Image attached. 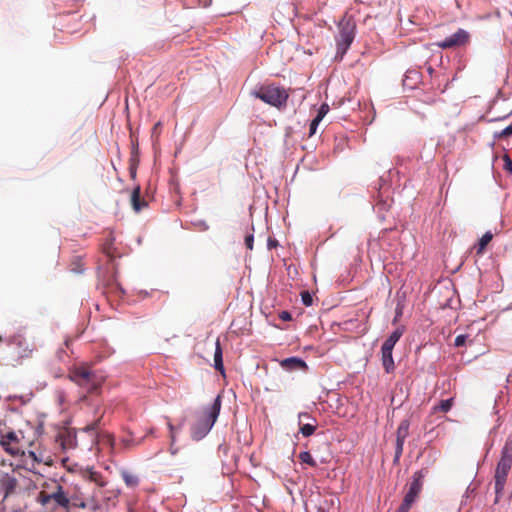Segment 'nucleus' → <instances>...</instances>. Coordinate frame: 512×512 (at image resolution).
Returning a JSON list of instances; mask_svg holds the SVG:
<instances>
[{"instance_id": "obj_1", "label": "nucleus", "mask_w": 512, "mask_h": 512, "mask_svg": "<svg viewBox=\"0 0 512 512\" xmlns=\"http://www.w3.org/2000/svg\"><path fill=\"white\" fill-rule=\"evenodd\" d=\"M221 409V397L218 395L214 402L203 409L201 415L195 420L191 426V436L194 440L203 439L216 422Z\"/></svg>"}, {"instance_id": "obj_2", "label": "nucleus", "mask_w": 512, "mask_h": 512, "mask_svg": "<svg viewBox=\"0 0 512 512\" xmlns=\"http://www.w3.org/2000/svg\"><path fill=\"white\" fill-rule=\"evenodd\" d=\"M251 95L277 109L285 108L289 98V93L285 88L273 83L262 84L257 89H254Z\"/></svg>"}, {"instance_id": "obj_3", "label": "nucleus", "mask_w": 512, "mask_h": 512, "mask_svg": "<svg viewBox=\"0 0 512 512\" xmlns=\"http://www.w3.org/2000/svg\"><path fill=\"white\" fill-rule=\"evenodd\" d=\"M69 379L85 389L88 394H95L101 387L104 379L87 366H77L70 370Z\"/></svg>"}, {"instance_id": "obj_4", "label": "nucleus", "mask_w": 512, "mask_h": 512, "mask_svg": "<svg viewBox=\"0 0 512 512\" xmlns=\"http://www.w3.org/2000/svg\"><path fill=\"white\" fill-rule=\"evenodd\" d=\"M339 34L336 37L337 57L342 58L355 37L356 24L352 17L344 16L338 23Z\"/></svg>"}, {"instance_id": "obj_5", "label": "nucleus", "mask_w": 512, "mask_h": 512, "mask_svg": "<svg viewBox=\"0 0 512 512\" xmlns=\"http://www.w3.org/2000/svg\"><path fill=\"white\" fill-rule=\"evenodd\" d=\"M426 476V471H416L412 476V481L408 484V490L404 496L403 502L398 508L397 512H409L413 503L416 501L423 487V479Z\"/></svg>"}, {"instance_id": "obj_6", "label": "nucleus", "mask_w": 512, "mask_h": 512, "mask_svg": "<svg viewBox=\"0 0 512 512\" xmlns=\"http://www.w3.org/2000/svg\"><path fill=\"white\" fill-rule=\"evenodd\" d=\"M318 512H336L339 509V499L334 495L312 494L306 502Z\"/></svg>"}, {"instance_id": "obj_7", "label": "nucleus", "mask_w": 512, "mask_h": 512, "mask_svg": "<svg viewBox=\"0 0 512 512\" xmlns=\"http://www.w3.org/2000/svg\"><path fill=\"white\" fill-rule=\"evenodd\" d=\"M50 498L55 504V507L62 508L69 511L71 508V499L69 494L64 490V487L57 481L52 483V491L50 492Z\"/></svg>"}, {"instance_id": "obj_8", "label": "nucleus", "mask_w": 512, "mask_h": 512, "mask_svg": "<svg viewBox=\"0 0 512 512\" xmlns=\"http://www.w3.org/2000/svg\"><path fill=\"white\" fill-rule=\"evenodd\" d=\"M470 35L464 29H458L454 34L436 43L441 49H450L464 46L469 42Z\"/></svg>"}, {"instance_id": "obj_9", "label": "nucleus", "mask_w": 512, "mask_h": 512, "mask_svg": "<svg viewBox=\"0 0 512 512\" xmlns=\"http://www.w3.org/2000/svg\"><path fill=\"white\" fill-rule=\"evenodd\" d=\"M8 346L11 348V351L8 352V355L12 359H20L28 356V344L26 340L21 335H15L8 340Z\"/></svg>"}, {"instance_id": "obj_10", "label": "nucleus", "mask_w": 512, "mask_h": 512, "mask_svg": "<svg viewBox=\"0 0 512 512\" xmlns=\"http://www.w3.org/2000/svg\"><path fill=\"white\" fill-rule=\"evenodd\" d=\"M82 477L83 479L92 482L97 486L93 492H96L97 498L99 499V496L103 493L102 489L106 487L108 483L106 478L102 475L101 472H98L91 467L86 468L82 472Z\"/></svg>"}, {"instance_id": "obj_11", "label": "nucleus", "mask_w": 512, "mask_h": 512, "mask_svg": "<svg viewBox=\"0 0 512 512\" xmlns=\"http://www.w3.org/2000/svg\"><path fill=\"white\" fill-rule=\"evenodd\" d=\"M496 468L507 473L510 472L512 468V438H508L505 441V444L501 449L500 458L497 462Z\"/></svg>"}, {"instance_id": "obj_12", "label": "nucleus", "mask_w": 512, "mask_h": 512, "mask_svg": "<svg viewBox=\"0 0 512 512\" xmlns=\"http://www.w3.org/2000/svg\"><path fill=\"white\" fill-rule=\"evenodd\" d=\"M409 427L410 421L408 419H404L400 422L397 432H396V449H395V459H399L403 453V446L406 438L409 435Z\"/></svg>"}, {"instance_id": "obj_13", "label": "nucleus", "mask_w": 512, "mask_h": 512, "mask_svg": "<svg viewBox=\"0 0 512 512\" xmlns=\"http://www.w3.org/2000/svg\"><path fill=\"white\" fill-rule=\"evenodd\" d=\"M71 499V508H91L93 510L99 509L101 507L100 499L97 498L96 492H93L91 498L88 501L81 499L80 497L73 495L70 496Z\"/></svg>"}, {"instance_id": "obj_14", "label": "nucleus", "mask_w": 512, "mask_h": 512, "mask_svg": "<svg viewBox=\"0 0 512 512\" xmlns=\"http://www.w3.org/2000/svg\"><path fill=\"white\" fill-rule=\"evenodd\" d=\"M508 474L509 473H507L505 471L495 468V473H494V489H495V495H496L495 503H498L500 498L503 495V491H504V488H505V485L507 482Z\"/></svg>"}, {"instance_id": "obj_15", "label": "nucleus", "mask_w": 512, "mask_h": 512, "mask_svg": "<svg viewBox=\"0 0 512 512\" xmlns=\"http://www.w3.org/2000/svg\"><path fill=\"white\" fill-rule=\"evenodd\" d=\"M17 485V479L8 474L0 479V493L3 494L4 499L16 492Z\"/></svg>"}, {"instance_id": "obj_16", "label": "nucleus", "mask_w": 512, "mask_h": 512, "mask_svg": "<svg viewBox=\"0 0 512 512\" xmlns=\"http://www.w3.org/2000/svg\"><path fill=\"white\" fill-rule=\"evenodd\" d=\"M280 365L282 368L288 371H295V370H307L308 366L305 361L298 357H289L286 359H283L280 362Z\"/></svg>"}, {"instance_id": "obj_17", "label": "nucleus", "mask_w": 512, "mask_h": 512, "mask_svg": "<svg viewBox=\"0 0 512 512\" xmlns=\"http://www.w3.org/2000/svg\"><path fill=\"white\" fill-rule=\"evenodd\" d=\"M382 365L386 373H392L395 370L392 350L381 348Z\"/></svg>"}, {"instance_id": "obj_18", "label": "nucleus", "mask_w": 512, "mask_h": 512, "mask_svg": "<svg viewBox=\"0 0 512 512\" xmlns=\"http://www.w3.org/2000/svg\"><path fill=\"white\" fill-rule=\"evenodd\" d=\"M131 205L136 212L141 211L147 206V202L140 198V187L137 186L133 189L131 194Z\"/></svg>"}, {"instance_id": "obj_19", "label": "nucleus", "mask_w": 512, "mask_h": 512, "mask_svg": "<svg viewBox=\"0 0 512 512\" xmlns=\"http://www.w3.org/2000/svg\"><path fill=\"white\" fill-rule=\"evenodd\" d=\"M0 446H2L3 449L11 456L16 457L24 455V451H22L21 448L19 447V443H12L7 440H0Z\"/></svg>"}, {"instance_id": "obj_20", "label": "nucleus", "mask_w": 512, "mask_h": 512, "mask_svg": "<svg viewBox=\"0 0 512 512\" xmlns=\"http://www.w3.org/2000/svg\"><path fill=\"white\" fill-rule=\"evenodd\" d=\"M121 477L129 488H135L139 485V477L131 471L123 470L121 472Z\"/></svg>"}, {"instance_id": "obj_21", "label": "nucleus", "mask_w": 512, "mask_h": 512, "mask_svg": "<svg viewBox=\"0 0 512 512\" xmlns=\"http://www.w3.org/2000/svg\"><path fill=\"white\" fill-rule=\"evenodd\" d=\"M214 367L217 371H220V372L224 371L222 348H221L219 339H217V341L215 343Z\"/></svg>"}, {"instance_id": "obj_22", "label": "nucleus", "mask_w": 512, "mask_h": 512, "mask_svg": "<svg viewBox=\"0 0 512 512\" xmlns=\"http://www.w3.org/2000/svg\"><path fill=\"white\" fill-rule=\"evenodd\" d=\"M317 429V420L312 419V422L299 424V431L304 437H309L315 433Z\"/></svg>"}, {"instance_id": "obj_23", "label": "nucleus", "mask_w": 512, "mask_h": 512, "mask_svg": "<svg viewBox=\"0 0 512 512\" xmlns=\"http://www.w3.org/2000/svg\"><path fill=\"white\" fill-rule=\"evenodd\" d=\"M493 238V234L488 231L486 232L479 240L478 245L476 246V253L477 255L483 254L484 250L486 249V246L490 243V241Z\"/></svg>"}, {"instance_id": "obj_24", "label": "nucleus", "mask_w": 512, "mask_h": 512, "mask_svg": "<svg viewBox=\"0 0 512 512\" xmlns=\"http://www.w3.org/2000/svg\"><path fill=\"white\" fill-rule=\"evenodd\" d=\"M144 440V437L139 439V440H135L132 435L130 434L129 437H123L121 440H120V444L123 446L124 449L126 450H130L132 448H135L139 445L142 444Z\"/></svg>"}, {"instance_id": "obj_25", "label": "nucleus", "mask_w": 512, "mask_h": 512, "mask_svg": "<svg viewBox=\"0 0 512 512\" xmlns=\"http://www.w3.org/2000/svg\"><path fill=\"white\" fill-rule=\"evenodd\" d=\"M98 441L108 445L111 449L115 446V437L110 433L97 434Z\"/></svg>"}, {"instance_id": "obj_26", "label": "nucleus", "mask_w": 512, "mask_h": 512, "mask_svg": "<svg viewBox=\"0 0 512 512\" xmlns=\"http://www.w3.org/2000/svg\"><path fill=\"white\" fill-rule=\"evenodd\" d=\"M453 406V398L441 400L439 405L433 408L434 411L448 412Z\"/></svg>"}, {"instance_id": "obj_27", "label": "nucleus", "mask_w": 512, "mask_h": 512, "mask_svg": "<svg viewBox=\"0 0 512 512\" xmlns=\"http://www.w3.org/2000/svg\"><path fill=\"white\" fill-rule=\"evenodd\" d=\"M299 459L302 463H306L311 467H316V461L313 459L312 455L308 451H303L299 454Z\"/></svg>"}, {"instance_id": "obj_28", "label": "nucleus", "mask_w": 512, "mask_h": 512, "mask_svg": "<svg viewBox=\"0 0 512 512\" xmlns=\"http://www.w3.org/2000/svg\"><path fill=\"white\" fill-rule=\"evenodd\" d=\"M103 415L104 413L102 412L100 414V416L94 420L93 422H91L90 424L86 425L84 428H83V431L85 432H93V431H97L99 426L101 425V421H102V418H103Z\"/></svg>"}, {"instance_id": "obj_29", "label": "nucleus", "mask_w": 512, "mask_h": 512, "mask_svg": "<svg viewBox=\"0 0 512 512\" xmlns=\"http://www.w3.org/2000/svg\"><path fill=\"white\" fill-rule=\"evenodd\" d=\"M37 501L42 505L46 506L50 502H52V498H50V493L46 491H40L37 497Z\"/></svg>"}, {"instance_id": "obj_30", "label": "nucleus", "mask_w": 512, "mask_h": 512, "mask_svg": "<svg viewBox=\"0 0 512 512\" xmlns=\"http://www.w3.org/2000/svg\"><path fill=\"white\" fill-rule=\"evenodd\" d=\"M1 440H7L12 443H19V438L17 434L13 431H10L4 435H2Z\"/></svg>"}, {"instance_id": "obj_31", "label": "nucleus", "mask_w": 512, "mask_h": 512, "mask_svg": "<svg viewBox=\"0 0 512 512\" xmlns=\"http://www.w3.org/2000/svg\"><path fill=\"white\" fill-rule=\"evenodd\" d=\"M312 419H314L309 413L307 412H301L298 414V422L301 423H307L312 422Z\"/></svg>"}, {"instance_id": "obj_32", "label": "nucleus", "mask_w": 512, "mask_h": 512, "mask_svg": "<svg viewBox=\"0 0 512 512\" xmlns=\"http://www.w3.org/2000/svg\"><path fill=\"white\" fill-rule=\"evenodd\" d=\"M302 302L305 306H310L313 302L312 296L308 291H303L301 293Z\"/></svg>"}, {"instance_id": "obj_33", "label": "nucleus", "mask_w": 512, "mask_h": 512, "mask_svg": "<svg viewBox=\"0 0 512 512\" xmlns=\"http://www.w3.org/2000/svg\"><path fill=\"white\" fill-rule=\"evenodd\" d=\"M329 106L327 104H322L318 110V114L315 118L322 120L323 117L328 113Z\"/></svg>"}, {"instance_id": "obj_34", "label": "nucleus", "mask_w": 512, "mask_h": 512, "mask_svg": "<svg viewBox=\"0 0 512 512\" xmlns=\"http://www.w3.org/2000/svg\"><path fill=\"white\" fill-rule=\"evenodd\" d=\"M403 332H404V329L402 327H398L395 331H393L391 334H390V338H392L393 340H395L396 342L399 341V339L401 338V336L403 335Z\"/></svg>"}, {"instance_id": "obj_35", "label": "nucleus", "mask_w": 512, "mask_h": 512, "mask_svg": "<svg viewBox=\"0 0 512 512\" xmlns=\"http://www.w3.org/2000/svg\"><path fill=\"white\" fill-rule=\"evenodd\" d=\"M503 162H504V169H506L507 171H509L512 174V160L507 154H505L503 156Z\"/></svg>"}, {"instance_id": "obj_36", "label": "nucleus", "mask_w": 512, "mask_h": 512, "mask_svg": "<svg viewBox=\"0 0 512 512\" xmlns=\"http://www.w3.org/2000/svg\"><path fill=\"white\" fill-rule=\"evenodd\" d=\"M396 343H397V342H396L395 340H393L392 338L388 337V338L384 341V343H383V345H382V347H381V348H384V349H386V350H387V349H390V350H392V351H393V348H394V346H395V344H396Z\"/></svg>"}, {"instance_id": "obj_37", "label": "nucleus", "mask_w": 512, "mask_h": 512, "mask_svg": "<svg viewBox=\"0 0 512 512\" xmlns=\"http://www.w3.org/2000/svg\"><path fill=\"white\" fill-rule=\"evenodd\" d=\"M321 120L317 119V118H314L310 124V128H309V135L312 136L316 133V130H317V126L318 124L320 123Z\"/></svg>"}, {"instance_id": "obj_38", "label": "nucleus", "mask_w": 512, "mask_h": 512, "mask_svg": "<svg viewBox=\"0 0 512 512\" xmlns=\"http://www.w3.org/2000/svg\"><path fill=\"white\" fill-rule=\"evenodd\" d=\"M466 340H467V335H458L455 338L454 345L456 347H461L466 343Z\"/></svg>"}, {"instance_id": "obj_39", "label": "nucleus", "mask_w": 512, "mask_h": 512, "mask_svg": "<svg viewBox=\"0 0 512 512\" xmlns=\"http://www.w3.org/2000/svg\"><path fill=\"white\" fill-rule=\"evenodd\" d=\"M512 135V124L504 128L500 133L499 137L507 138Z\"/></svg>"}, {"instance_id": "obj_40", "label": "nucleus", "mask_w": 512, "mask_h": 512, "mask_svg": "<svg viewBox=\"0 0 512 512\" xmlns=\"http://www.w3.org/2000/svg\"><path fill=\"white\" fill-rule=\"evenodd\" d=\"M103 252L111 258L113 257L112 242H108L103 245Z\"/></svg>"}, {"instance_id": "obj_41", "label": "nucleus", "mask_w": 512, "mask_h": 512, "mask_svg": "<svg viewBox=\"0 0 512 512\" xmlns=\"http://www.w3.org/2000/svg\"><path fill=\"white\" fill-rule=\"evenodd\" d=\"M253 243H254V237L252 234H249L245 237V245L247 249L252 250L253 249Z\"/></svg>"}, {"instance_id": "obj_42", "label": "nucleus", "mask_w": 512, "mask_h": 512, "mask_svg": "<svg viewBox=\"0 0 512 512\" xmlns=\"http://www.w3.org/2000/svg\"><path fill=\"white\" fill-rule=\"evenodd\" d=\"M167 426L170 431L171 444H173L175 442V429L176 428L172 425V423L170 421H168Z\"/></svg>"}, {"instance_id": "obj_43", "label": "nucleus", "mask_w": 512, "mask_h": 512, "mask_svg": "<svg viewBox=\"0 0 512 512\" xmlns=\"http://www.w3.org/2000/svg\"><path fill=\"white\" fill-rule=\"evenodd\" d=\"M279 317H280V319H282V320H284V321L291 320V314H290L288 311H282V312L279 314Z\"/></svg>"}, {"instance_id": "obj_44", "label": "nucleus", "mask_w": 512, "mask_h": 512, "mask_svg": "<svg viewBox=\"0 0 512 512\" xmlns=\"http://www.w3.org/2000/svg\"><path fill=\"white\" fill-rule=\"evenodd\" d=\"M28 456H29L30 458H32V460H33L34 462H37V463H40V462H41V460H40V459H38V457H37V455H36V453H35L34 451H29V452H28Z\"/></svg>"}, {"instance_id": "obj_45", "label": "nucleus", "mask_w": 512, "mask_h": 512, "mask_svg": "<svg viewBox=\"0 0 512 512\" xmlns=\"http://www.w3.org/2000/svg\"><path fill=\"white\" fill-rule=\"evenodd\" d=\"M277 245H278L277 240H275V239L268 240V248L269 249H272V248L276 247Z\"/></svg>"}, {"instance_id": "obj_46", "label": "nucleus", "mask_w": 512, "mask_h": 512, "mask_svg": "<svg viewBox=\"0 0 512 512\" xmlns=\"http://www.w3.org/2000/svg\"><path fill=\"white\" fill-rule=\"evenodd\" d=\"M86 400H87V395L86 394L82 395L80 397V399H79L80 402H83V401H86Z\"/></svg>"}, {"instance_id": "obj_47", "label": "nucleus", "mask_w": 512, "mask_h": 512, "mask_svg": "<svg viewBox=\"0 0 512 512\" xmlns=\"http://www.w3.org/2000/svg\"><path fill=\"white\" fill-rule=\"evenodd\" d=\"M161 125L160 122L156 123L153 127V130L159 129V126Z\"/></svg>"}, {"instance_id": "obj_48", "label": "nucleus", "mask_w": 512, "mask_h": 512, "mask_svg": "<svg viewBox=\"0 0 512 512\" xmlns=\"http://www.w3.org/2000/svg\"><path fill=\"white\" fill-rule=\"evenodd\" d=\"M135 175H136V171H135V169H131V176L134 178V177H135Z\"/></svg>"}, {"instance_id": "obj_49", "label": "nucleus", "mask_w": 512, "mask_h": 512, "mask_svg": "<svg viewBox=\"0 0 512 512\" xmlns=\"http://www.w3.org/2000/svg\"><path fill=\"white\" fill-rule=\"evenodd\" d=\"M154 433V429L153 428H150L147 435H152Z\"/></svg>"}, {"instance_id": "obj_50", "label": "nucleus", "mask_w": 512, "mask_h": 512, "mask_svg": "<svg viewBox=\"0 0 512 512\" xmlns=\"http://www.w3.org/2000/svg\"><path fill=\"white\" fill-rule=\"evenodd\" d=\"M2 340H3V338H2V336L0 335V343L2 342Z\"/></svg>"}]
</instances>
